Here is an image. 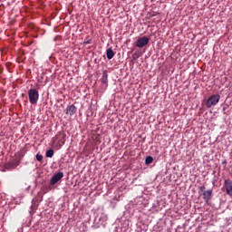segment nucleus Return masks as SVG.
<instances>
[{"label": "nucleus", "instance_id": "1", "mask_svg": "<svg viewBox=\"0 0 232 232\" xmlns=\"http://www.w3.org/2000/svg\"><path fill=\"white\" fill-rule=\"evenodd\" d=\"M27 95L29 97V102L35 106L37 102H39V91L37 89H30L27 92Z\"/></svg>", "mask_w": 232, "mask_h": 232}, {"label": "nucleus", "instance_id": "2", "mask_svg": "<svg viewBox=\"0 0 232 232\" xmlns=\"http://www.w3.org/2000/svg\"><path fill=\"white\" fill-rule=\"evenodd\" d=\"M198 189L202 193L204 202H206V204H209V200H211V198L213 197V190H206V186L198 187Z\"/></svg>", "mask_w": 232, "mask_h": 232}, {"label": "nucleus", "instance_id": "3", "mask_svg": "<svg viewBox=\"0 0 232 232\" xmlns=\"http://www.w3.org/2000/svg\"><path fill=\"white\" fill-rule=\"evenodd\" d=\"M219 101H220V95L214 94L208 99L206 102V106L207 108H212V106H217Z\"/></svg>", "mask_w": 232, "mask_h": 232}, {"label": "nucleus", "instance_id": "4", "mask_svg": "<svg viewBox=\"0 0 232 232\" xmlns=\"http://www.w3.org/2000/svg\"><path fill=\"white\" fill-rule=\"evenodd\" d=\"M150 43V38L143 36L137 40L136 46L137 48H144Z\"/></svg>", "mask_w": 232, "mask_h": 232}, {"label": "nucleus", "instance_id": "5", "mask_svg": "<svg viewBox=\"0 0 232 232\" xmlns=\"http://www.w3.org/2000/svg\"><path fill=\"white\" fill-rule=\"evenodd\" d=\"M63 177H64V173H63V172H58V173L54 174L50 180V184L52 186L57 184V182H59V180H61V179H63Z\"/></svg>", "mask_w": 232, "mask_h": 232}, {"label": "nucleus", "instance_id": "6", "mask_svg": "<svg viewBox=\"0 0 232 232\" xmlns=\"http://www.w3.org/2000/svg\"><path fill=\"white\" fill-rule=\"evenodd\" d=\"M224 187L227 191V195H229V197H232V181L230 179H226L224 183Z\"/></svg>", "mask_w": 232, "mask_h": 232}, {"label": "nucleus", "instance_id": "7", "mask_svg": "<svg viewBox=\"0 0 232 232\" xmlns=\"http://www.w3.org/2000/svg\"><path fill=\"white\" fill-rule=\"evenodd\" d=\"M65 113L70 117H72V115H75V113H77V107H75V105L73 104L69 105L65 110Z\"/></svg>", "mask_w": 232, "mask_h": 232}, {"label": "nucleus", "instance_id": "8", "mask_svg": "<svg viewBox=\"0 0 232 232\" xmlns=\"http://www.w3.org/2000/svg\"><path fill=\"white\" fill-rule=\"evenodd\" d=\"M106 55H107V59L111 61V59H113V57H115V53L111 48H109L106 50Z\"/></svg>", "mask_w": 232, "mask_h": 232}, {"label": "nucleus", "instance_id": "9", "mask_svg": "<svg viewBox=\"0 0 232 232\" xmlns=\"http://www.w3.org/2000/svg\"><path fill=\"white\" fill-rule=\"evenodd\" d=\"M101 82H102V84H108V72L107 71L102 72V76L101 78Z\"/></svg>", "mask_w": 232, "mask_h": 232}, {"label": "nucleus", "instance_id": "10", "mask_svg": "<svg viewBox=\"0 0 232 232\" xmlns=\"http://www.w3.org/2000/svg\"><path fill=\"white\" fill-rule=\"evenodd\" d=\"M53 153H54L53 150L50 149L46 151L45 157L52 159V157H53Z\"/></svg>", "mask_w": 232, "mask_h": 232}, {"label": "nucleus", "instance_id": "11", "mask_svg": "<svg viewBox=\"0 0 232 232\" xmlns=\"http://www.w3.org/2000/svg\"><path fill=\"white\" fill-rule=\"evenodd\" d=\"M153 162V157L151 156H148L145 159V164H147V166H150V164H151Z\"/></svg>", "mask_w": 232, "mask_h": 232}, {"label": "nucleus", "instance_id": "12", "mask_svg": "<svg viewBox=\"0 0 232 232\" xmlns=\"http://www.w3.org/2000/svg\"><path fill=\"white\" fill-rule=\"evenodd\" d=\"M36 160H38L39 162H41V160H43V155L37 154V155H36Z\"/></svg>", "mask_w": 232, "mask_h": 232}, {"label": "nucleus", "instance_id": "13", "mask_svg": "<svg viewBox=\"0 0 232 232\" xmlns=\"http://www.w3.org/2000/svg\"><path fill=\"white\" fill-rule=\"evenodd\" d=\"M19 166V161H15L13 165L12 168L14 169V168H17Z\"/></svg>", "mask_w": 232, "mask_h": 232}, {"label": "nucleus", "instance_id": "14", "mask_svg": "<svg viewBox=\"0 0 232 232\" xmlns=\"http://www.w3.org/2000/svg\"><path fill=\"white\" fill-rule=\"evenodd\" d=\"M83 44H92V39L85 40L83 42Z\"/></svg>", "mask_w": 232, "mask_h": 232}, {"label": "nucleus", "instance_id": "15", "mask_svg": "<svg viewBox=\"0 0 232 232\" xmlns=\"http://www.w3.org/2000/svg\"><path fill=\"white\" fill-rule=\"evenodd\" d=\"M59 137H61V139H64V137H66V134H64V133H60Z\"/></svg>", "mask_w": 232, "mask_h": 232}]
</instances>
